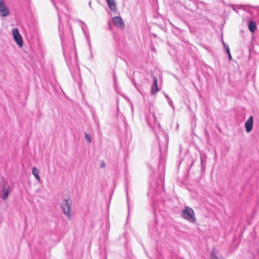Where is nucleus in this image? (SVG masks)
Instances as JSON below:
<instances>
[{
    "label": "nucleus",
    "mask_w": 259,
    "mask_h": 259,
    "mask_svg": "<svg viewBox=\"0 0 259 259\" xmlns=\"http://www.w3.org/2000/svg\"><path fill=\"white\" fill-rule=\"evenodd\" d=\"M168 103L170 106H171L173 109L174 108V106L173 105L172 100L170 99L168 100Z\"/></svg>",
    "instance_id": "nucleus-14"
},
{
    "label": "nucleus",
    "mask_w": 259,
    "mask_h": 259,
    "mask_svg": "<svg viewBox=\"0 0 259 259\" xmlns=\"http://www.w3.org/2000/svg\"><path fill=\"white\" fill-rule=\"evenodd\" d=\"M165 145L166 146L167 145V139L166 137H165Z\"/></svg>",
    "instance_id": "nucleus-17"
},
{
    "label": "nucleus",
    "mask_w": 259,
    "mask_h": 259,
    "mask_svg": "<svg viewBox=\"0 0 259 259\" xmlns=\"http://www.w3.org/2000/svg\"><path fill=\"white\" fill-rule=\"evenodd\" d=\"M112 21L116 27L121 29H123L124 28V23L120 17H114L113 18Z\"/></svg>",
    "instance_id": "nucleus-7"
},
{
    "label": "nucleus",
    "mask_w": 259,
    "mask_h": 259,
    "mask_svg": "<svg viewBox=\"0 0 259 259\" xmlns=\"http://www.w3.org/2000/svg\"><path fill=\"white\" fill-rule=\"evenodd\" d=\"M232 8L234 11H235L236 12H238V10L240 9V6H235L234 5H232Z\"/></svg>",
    "instance_id": "nucleus-13"
},
{
    "label": "nucleus",
    "mask_w": 259,
    "mask_h": 259,
    "mask_svg": "<svg viewBox=\"0 0 259 259\" xmlns=\"http://www.w3.org/2000/svg\"><path fill=\"white\" fill-rule=\"evenodd\" d=\"M151 187L152 189H153L154 190H155V186L154 185H153L152 184H151Z\"/></svg>",
    "instance_id": "nucleus-18"
},
{
    "label": "nucleus",
    "mask_w": 259,
    "mask_h": 259,
    "mask_svg": "<svg viewBox=\"0 0 259 259\" xmlns=\"http://www.w3.org/2000/svg\"><path fill=\"white\" fill-rule=\"evenodd\" d=\"M153 117H154V118H155V119H156V118H155V115H153Z\"/></svg>",
    "instance_id": "nucleus-24"
},
{
    "label": "nucleus",
    "mask_w": 259,
    "mask_h": 259,
    "mask_svg": "<svg viewBox=\"0 0 259 259\" xmlns=\"http://www.w3.org/2000/svg\"><path fill=\"white\" fill-rule=\"evenodd\" d=\"M159 149L160 151H161V149H162V146H161V144L160 143H159Z\"/></svg>",
    "instance_id": "nucleus-21"
},
{
    "label": "nucleus",
    "mask_w": 259,
    "mask_h": 259,
    "mask_svg": "<svg viewBox=\"0 0 259 259\" xmlns=\"http://www.w3.org/2000/svg\"><path fill=\"white\" fill-rule=\"evenodd\" d=\"M248 27L251 32L253 33L256 29V23L254 21H250L248 23Z\"/></svg>",
    "instance_id": "nucleus-10"
},
{
    "label": "nucleus",
    "mask_w": 259,
    "mask_h": 259,
    "mask_svg": "<svg viewBox=\"0 0 259 259\" xmlns=\"http://www.w3.org/2000/svg\"><path fill=\"white\" fill-rule=\"evenodd\" d=\"M253 117L252 116H250L245 122V127L247 133H249L251 131L253 126Z\"/></svg>",
    "instance_id": "nucleus-8"
},
{
    "label": "nucleus",
    "mask_w": 259,
    "mask_h": 259,
    "mask_svg": "<svg viewBox=\"0 0 259 259\" xmlns=\"http://www.w3.org/2000/svg\"><path fill=\"white\" fill-rule=\"evenodd\" d=\"M10 192V188L8 183L4 181L0 184V198L4 200H6L8 199Z\"/></svg>",
    "instance_id": "nucleus-2"
},
{
    "label": "nucleus",
    "mask_w": 259,
    "mask_h": 259,
    "mask_svg": "<svg viewBox=\"0 0 259 259\" xmlns=\"http://www.w3.org/2000/svg\"><path fill=\"white\" fill-rule=\"evenodd\" d=\"M58 17H59V23L60 24V21H61V15H60V12H58Z\"/></svg>",
    "instance_id": "nucleus-16"
},
{
    "label": "nucleus",
    "mask_w": 259,
    "mask_h": 259,
    "mask_svg": "<svg viewBox=\"0 0 259 259\" xmlns=\"http://www.w3.org/2000/svg\"><path fill=\"white\" fill-rule=\"evenodd\" d=\"M153 82L151 88V93L152 95L156 94L159 91L157 85L158 79L156 76H153Z\"/></svg>",
    "instance_id": "nucleus-6"
},
{
    "label": "nucleus",
    "mask_w": 259,
    "mask_h": 259,
    "mask_svg": "<svg viewBox=\"0 0 259 259\" xmlns=\"http://www.w3.org/2000/svg\"><path fill=\"white\" fill-rule=\"evenodd\" d=\"M165 97H166L168 100L170 99V98H169V97H168L167 95H166V94L165 95Z\"/></svg>",
    "instance_id": "nucleus-23"
},
{
    "label": "nucleus",
    "mask_w": 259,
    "mask_h": 259,
    "mask_svg": "<svg viewBox=\"0 0 259 259\" xmlns=\"http://www.w3.org/2000/svg\"><path fill=\"white\" fill-rule=\"evenodd\" d=\"M228 57H229V58L230 60L232 59V57H231V55L230 53V55H228Z\"/></svg>",
    "instance_id": "nucleus-22"
},
{
    "label": "nucleus",
    "mask_w": 259,
    "mask_h": 259,
    "mask_svg": "<svg viewBox=\"0 0 259 259\" xmlns=\"http://www.w3.org/2000/svg\"><path fill=\"white\" fill-rule=\"evenodd\" d=\"M223 46H224V48H225V49H226V48H227V46H228V45H226L224 43V42L223 41Z\"/></svg>",
    "instance_id": "nucleus-19"
},
{
    "label": "nucleus",
    "mask_w": 259,
    "mask_h": 259,
    "mask_svg": "<svg viewBox=\"0 0 259 259\" xmlns=\"http://www.w3.org/2000/svg\"><path fill=\"white\" fill-rule=\"evenodd\" d=\"M32 172V174L34 175V177L35 178V179L37 180H38V181H39L40 180V178L39 176V171L38 169H37L36 167H33Z\"/></svg>",
    "instance_id": "nucleus-11"
},
{
    "label": "nucleus",
    "mask_w": 259,
    "mask_h": 259,
    "mask_svg": "<svg viewBox=\"0 0 259 259\" xmlns=\"http://www.w3.org/2000/svg\"><path fill=\"white\" fill-rule=\"evenodd\" d=\"M106 1L110 9L114 12H115L117 9L115 0H106Z\"/></svg>",
    "instance_id": "nucleus-9"
},
{
    "label": "nucleus",
    "mask_w": 259,
    "mask_h": 259,
    "mask_svg": "<svg viewBox=\"0 0 259 259\" xmlns=\"http://www.w3.org/2000/svg\"><path fill=\"white\" fill-rule=\"evenodd\" d=\"M182 217L191 223H194L196 219L194 210L190 207L187 206L182 210Z\"/></svg>",
    "instance_id": "nucleus-1"
},
{
    "label": "nucleus",
    "mask_w": 259,
    "mask_h": 259,
    "mask_svg": "<svg viewBox=\"0 0 259 259\" xmlns=\"http://www.w3.org/2000/svg\"><path fill=\"white\" fill-rule=\"evenodd\" d=\"M105 163H104V162H102V163H101V166L102 167H104V166H105Z\"/></svg>",
    "instance_id": "nucleus-20"
},
{
    "label": "nucleus",
    "mask_w": 259,
    "mask_h": 259,
    "mask_svg": "<svg viewBox=\"0 0 259 259\" xmlns=\"http://www.w3.org/2000/svg\"><path fill=\"white\" fill-rule=\"evenodd\" d=\"M72 201L69 198L64 199L63 202L61 204V208L64 214L66 215L68 219L71 218L70 211L71 209V205Z\"/></svg>",
    "instance_id": "nucleus-3"
},
{
    "label": "nucleus",
    "mask_w": 259,
    "mask_h": 259,
    "mask_svg": "<svg viewBox=\"0 0 259 259\" xmlns=\"http://www.w3.org/2000/svg\"><path fill=\"white\" fill-rule=\"evenodd\" d=\"M10 14V10L3 0H0V16L5 17Z\"/></svg>",
    "instance_id": "nucleus-5"
},
{
    "label": "nucleus",
    "mask_w": 259,
    "mask_h": 259,
    "mask_svg": "<svg viewBox=\"0 0 259 259\" xmlns=\"http://www.w3.org/2000/svg\"><path fill=\"white\" fill-rule=\"evenodd\" d=\"M84 137H85V138L86 139V140L88 141V142L89 143H91L92 139H91V136L89 134H85Z\"/></svg>",
    "instance_id": "nucleus-12"
},
{
    "label": "nucleus",
    "mask_w": 259,
    "mask_h": 259,
    "mask_svg": "<svg viewBox=\"0 0 259 259\" xmlns=\"http://www.w3.org/2000/svg\"><path fill=\"white\" fill-rule=\"evenodd\" d=\"M12 34L14 40L17 45L21 48L23 45V41L21 35L20 34L19 30L17 28H14L12 30Z\"/></svg>",
    "instance_id": "nucleus-4"
},
{
    "label": "nucleus",
    "mask_w": 259,
    "mask_h": 259,
    "mask_svg": "<svg viewBox=\"0 0 259 259\" xmlns=\"http://www.w3.org/2000/svg\"><path fill=\"white\" fill-rule=\"evenodd\" d=\"M226 51L228 55H230V49H229V46H227V48L226 49Z\"/></svg>",
    "instance_id": "nucleus-15"
}]
</instances>
